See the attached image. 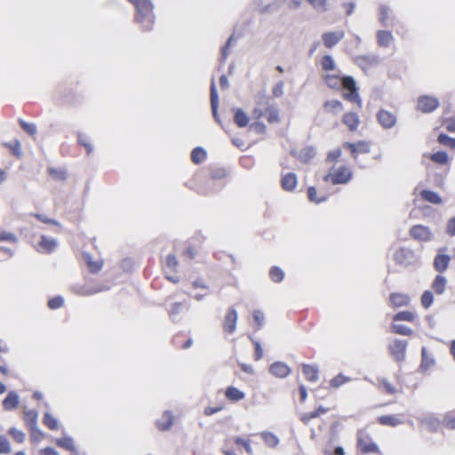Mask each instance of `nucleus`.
<instances>
[{
    "instance_id": "nucleus-1",
    "label": "nucleus",
    "mask_w": 455,
    "mask_h": 455,
    "mask_svg": "<svg viewBox=\"0 0 455 455\" xmlns=\"http://www.w3.org/2000/svg\"><path fill=\"white\" fill-rule=\"evenodd\" d=\"M355 449L358 453L382 455L379 444L373 440L371 435L366 428H360L356 431Z\"/></svg>"
},
{
    "instance_id": "nucleus-2",
    "label": "nucleus",
    "mask_w": 455,
    "mask_h": 455,
    "mask_svg": "<svg viewBox=\"0 0 455 455\" xmlns=\"http://www.w3.org/2000/svg\"><path fill=\"white\" fill-rule=\"evenodd\" d=\"M252 116L255 120L265 117L269 124L278 123L280 121L278 109L269 102L268 100L262 99L257 103L252 111Z\"/></svg>"
},
{
    "instance_id": "nucleus-3",
    "label": "nucleus",
    "mask_w": 455,
    "mask_h": 455,
    "mask_svg": "<svg viewBox=\"0 0 455 455\" xmlns=\"http://www.w3.org/2000/svg\"><path fill=\"white\" fill-rule=\"evenodd\" d=\"M353 177L351 169L347 165H339L331 168L328 174L323 178L325 182H331L332 185H341L348 183Z\"/></svg>"
},
{
    "instance_id": "nucleus-4",
    "label": "nucleus",
    "mask_w": 455,
    "mask_h": 455,
    "mask_svg": "<svg viewBox=\"0 0 455 455\" xmlns=\"http://www.w3.org/2000/svg\"><path fill=\"white\" fill-rule=\"evenodd\" d=\"M341 86L345 91H347L343 92V99L355 103L358 108H362L363 102L355 79L350 76H343V84Z\"/></svg>"
},
{
    "instance_id": "nucleus-5",
    "label": "nucleus",
    "mask_w": 455,
    "mask_h": 455,
    "mask_svg": "<svg viewBox=\"0 0 455 455\" xmlns=\"http://www.w3.org/2000/svg\"><path fill=\"white\" fill-rule=\"evenodd\" d=\"M137 14L135 20L140 24L141 28L145 31L150 30L153 28L155 22V16L153 13L152 3L146 4L141 7L136 9Z\"/></svg>"
},
{
    "instance_id": "nucleus-6",
    "label": "nucleus",
    "mask_w": 455,
    "mask_h": 455,
    "mask_svg": "<svg viewBox=\"0 0 455 455\" xmlns=\"http://www.w3.org/2000/svg\"><path fill=\"white\" fill-rule=\"evenodd\" d=\"M342 146L350 152L352 158L357 159L359 155L370 153L371 144L367 140H358L356 142H344Z\"/></svg>"
},
{
    "instance_id": "nucleus-7",
    "label": "nucleus",
    "mask_w": 455,
    "mask_h": 455,
    "mask_svg": "<svg viewBox=\"0 0 455 455\" xmlns=\"http://www.w3.org/2000/svg\"><path fill=\"white\" fill-rule=\"evenodd\" d=\"M439 107V100L437 98L423 95L418 98L417 110L422 113H430Z\"/></svg>"
},
{
    "instance_id": "nucleus-8",
    "label": "nucleus",
    "mask_w": 455,
    "mask_h": 455,
    "mask_svg": "<svg viewBox=\"0 0 455 455\" xmlns=\"http://www.w3.org/2000/svg\"><path fill=\"white\" fill-rule=\"evenodd\" d=\"M410 235L419 242H429L433 239V233L428 227L414 225L410 229Z\"/></svg>"
},
{
    "instance_id": "nucleus-9",
    "label": "nucleus",
    "mask_w": 455,
    "mask_h": 455,
    "mask_svg": "<svg viewBox=\"0 0 455 455\" xmlns=\"http://www.w3.org/2000/svg\"><path fill=\"white\" fill-rule=\"evenodd\" d=\"M407 346L406 340L395 339L388 346V350L395 361L402 362L405 358Z\"/></svg>"
},
{
    "instance_id": "nucleus-10",
    "label": "nucleus",
    "mask_w": 455,
    "mask_h": 455,
    "mask_svg": "<svg viewBox=\"0 0 455 455\" xmlns=\"http://www.w3.org/2000/svg\"><path fill=\"white\" fill-rule=\"evenodd\" d=\"M237 312L235 308L230 307L228 309L224 319L222 321V330L227 334H232L236 329L237 323Z\"/></svg>"
},
{
    "instance_id": "nucleus-11",
    "label": "nucleus",
    "mask_w": 455,
    "mask_h": 455,
    "mask_svg": "<svg viewBox=\"0 0 455 455\" xmlns=\"http://www.w3.org/2000/svg\"><path fill=\"white\" fill-rule=\"evenodd\" d=\"M341 122L351 132H356L361 124L359 115L353 111L345 112Z\"/></svg>"
},
{
    "instance_id": "nucleus-12",
    "label": "nucleus",
    "mask_w": 455,
    "mask_h": 455,
    "mask_svg": "<svg viewBox=\"0 0 455 455\" xmlns=\"http://www.w3.org/2000/svg\"><path fill=\"white\" fill-rule=\"evenodd\" d=\"M344 109L343 103L339 100H326L323 104V111L327 116H338Z\"/></svg>"
},
{
    "instance_id": "nucleus-13",
    "label": "nucleus",
    "mask_w": 455,
    "mask_h": 455,
    "mask_svg": "<svg viewBox=\"0 0 455 455\" xmlns=\"http://www.w3.org/2000/svg\"><path fill=\"white\" fill-rule=\"evenodd\" d=\"M377 120L384 129H390L395 126L396 123V116L394 113L388 110L380 109L377 114Z\"/></svg>"
},
{
    "instance_id": "nucleus-14",
    "label": "nucleus",
    "mask_w": 455,
    "mask_h": 455,
    "mask_svg": "<svg viewBox=\"0 0 455 455\" xmlns=\"http://www.w3.org/2000/svg\"><path fill=\"white\" fill-rule=\"evenodd\" d=\"M377 422L381 426L395 427L403 424V414L381 415L377 418Z\"/></svg>"
},
{
    "instance_id": "nucleus-15",
    "label": "nucleus",
    "mask_w": 455,
    "mask_h": 455,
    "mask_svg": "<svg viewBox=\"0 0 455 455\" xmlns=\"http://www.w3.org/2000/svg\"><path fill=\"white\" fill-rule=\"evenodd\" d=\"M191 286L195 290L200 289L201 292L194 293V292L190 291L189 290H187V291H185V293L197 300L202 299L204 297H205L206 295L209 294V287L204 280H201V279L196 280L195 282H193L191 283Z\"/></svg>"
},
{
    "instance_id": "nucleus-16",
    "label": "nucleus",
    "mask_w": 455,
    "mask_h": 455,
    "mask_svg": "<svg viewBox=\"0 0 455 455\" xmlns=\"http://www.w3.org/2000/svg\"><path fill=\"white\" fill-rule=\"evenodd\" d=\"M57 246V242L53 238L46 235H41L40 241L36 245V250L40 253H51Z\"/></svg>"
},
{
    "instance_id": "nucleus-17",
    "label": "nucleus",
    "mask_w": 455,
    "mask_h": 455,
    "mask_svg": "<svg viewBox=\"0 0 455 455\" xmlns=\"http://www.w3.org/2000/svg\"><path fill=\"white\" fill-rule=\"evenodd\" d=\"M345 33L343 30L331 31L323 33L322 36V39L325 47L332 48L334 45H336L339 41L343 39Z\"/></svg>"
},
{
    "instance_id": "nucleus-18",
    "label": "nucleus",
    "mask_w": 455,
    "mask_h": 455,
    "mask_svg": "<svg viewBox=\"0 0 455 455\" xmlns=\"http://www.w3.org/2000/svg\"><path fill=\"white\" fill-rule=\"evenodd\" d=\"M178 267V260L175 255H168L165 259V274L166 278L173 283H177L180 282V278L178 276L169 275L168 272L175 271Z\"/></svg>"
},
{
    "instance_id": "nucleus-19",
    "label": "nucleus",
    "mask_w": 455,
    "mask_h": 455,
    "mask_svg": "<svg viewBox=\"0 0 455 455\" xmlns=\"http://www.w3.org/2000/svg\"><path fill=\"white\" fill-rule=\"evenodd\" d=\"M272 375L277 378H285L291 373V368L284 363L275 362L269 367Z\"/></svg>"
},
{
    "instance_id": "nucleus-20",
    "label": "nucleus",
    "mask_w": 455,
    "mask_h": 455,
    "mask_svg": "<svg viewBox=\"0 0 455 455\" xmlns=\"http://www.w3.org/2000/svg\"><path fill=\"white\" fill-rule=\"evenodd\" d=\"M174 422V416L169 411H164L161 418L156 421V427L159 431L169 430Z\"/></svg>"
},
{
    "instance_id": "nucleus-21",
    "label": "nucleus",
    "mask_w": 455,
    "mask_h": 455,
    "mask_svg": "<svg viewBox=\"0 0 455 455\" xmlns=\"http://www.w3.org/2000/svg\"><path fill=\"white\" fill-rule=\"evenodd\" d=\"M451 257L446 254L438 253L433 262V267L436 272L443 273L449 267Z\"/></svg>"
},
{
    "instance_id": "nucleus-22",
    "label": "nucleus",
    "mask_w": 455,
    "mask_h": 455,
    "mask_svg": "<svg viewBox=\"0 0 455 455\" xmlns=\"http://www.w3.org/2000/svg\"><path fill=\"white\" fill-rule=\"evenodd\" d=\"M298 185L297 176L292 172H288L282 177L281 187L283 190L293 191Z\"/></svg>"
},
{
    "instance_id": "nucleus-23",
    "label": "nucleus",
    "mask_w": 455,
    "mask_h": 455,
    "mask_svg": "<svg viewBox=\"0 0 455 455\" xmlns=\"http://www.w3.org/2000/svg\"><path fill=\"white\" fill-rule=\"evenodd\" d=\"M329 409L323 406H318L315 411L302 413L299 417L300 420L305 424L308 425L314 419L319 418L320 416L327 413Z\"/></svg>"
},
{
    "instance_id": "nucleus-24",
    "label": "nucleus",
    "mask_w": 455,
    "mask_h": 455,
    "mask_svg": "<svg viewBox=\"0 0 455 455\" xmlns=\"http://www.w3.org/2000/svg\"><path fill=\"white\" fill-rule=\"evenodd\" d=\"M322 78L331 89L338 90L343 84V77L337 74H324Z\"/></svg>"
},
{
    "instance_id": "nucleus-25",
    "label": "nucleus",
    "mask_w": 455,
    "mask_h": 455,
    "mask_svg": "<svg viewBox=\"0 0 455 455\" xmlns=\"http://www.w3.org/2000/svg\"><path fill=\"white\" fill-rule=\"evenodd\" d=\"M302 372L305 379L309 382H316L319 379V370L315 365L303 363Z\"/></svg>"
},
{
    "instance_id": "nucleus-26",
    "label": "nucleus",
    "mask_w": 455,
    "mask_h": 455,
    "mask_svg": "<svg viewBox=\"0 0 455 455\" xmlns=\"http://www.w3.org/2000/svg\"><path fill=\"white\" fill-rule=\"evenodd\" d=\"M192 339L183 332L177 333L172 339L173 345L180 349L188 348L192 345Z\"/></svg>"
},
{
    "instance_id": "nucleus-27",
    "label": "nucleus",
    "mask_w": 455,
    "mask_h": 455,
    "mask_svg": "<svg viewBox=\"0 0 455 455\" xmlns=\"http://www.w3.org/2000/svg\"><path fill=\"white\" fill-rule=\"evenodd\" d=\"M390 303L395 307H400L407 306L410 302V297L404 293H391L389 296Z\"/></svg>"
},
{
    "instance_id": "nucleus-28",
    "label": "nucleus",
    "mask_w": 455,
    "mask_h": 455,
    "mask_svg": "<svg viewBox=\"0 0 455 455\" xmlns=\"http://www.w3.org/2000/svg\"><path fill=\"white\" fill-rule=\"evenodd\" d=\"M225 397L230 402H238L245 397V394L237 387L229 386L225 391Z\"/></svg>"
},
{
    "instance_id": "nucleus-29",
    "label": "nucleus",
    "mask_w": 455,
    "mask_h": 455,
    "mask_svg": "<svg viewBox=\"0 0 455 455\" xmlns=\"http://www.w3.org/2000/svg\"><path fill=\"white\" fill-rule=\"evenodd\" d=\"M84 259L89 271L92 274L98 273L102 268L103 261L101 259L93 260L89 253L84 254Z\"/></svg>"
},
{
    "instance_id": "nucleus-30",
    "label": "nucleus",
    "mask_w": 455,
    "mask_h": 455,
    "mask_svg": "<svg viewBox=\"0 0 455 455\" xmlns=\"http://www.w3.org/2000/svg\"><path fill=\"white\" fill-rule=\"evenodd\" d=\"M19 396L15 392H10L3 401V407L6 411L16 409L19 405Z\"/></svg>"
},
{
    "instance_id": "nucleus-31",
    "label": "nucleus",
    "mask_w": 455,
    "mask_h": 455,
    "mask_svg": "<svg viewBox=\"0 0 455 455\" xmlns=\"http://www.w3.org/2000/svg\"><path fill=\"white\" fill-rule=\"evenodd\" d=\"M446 284V278L443 275H437L431 284V288L436 294L440 295L444 292Z\"/></svg>"
},
{
    "instance_id": "nucleus-32",
    "label": "nucleus",
    "mask_w": 455,
    "mask_h": 455,
    "mask_svg": "<svg viewBox=\"0 0 455 455\" xmlns=\"http://www.w3.org/2000/svg\"><path fill=\"white\" fill-rule=\"evenodd\" d=\"M427 157L435 164L440 165H445L449 163V156L444 151H437L433 154H429Z\"/></svg>"
},
{
    "instance_id": "nucleus-33",
    "label": "nucleus",
    "mask_w": 455,
    "mask_h": 455,
    "mask_svg": "<svg viewBox=\"0 0 455 455\" xmlns=\"http://www.w3.org/2000/svg\"><path fill=\"white\" fill-rule=\"evenodd\" d=\"M420 196L423 200L434 204H440L443 202L440 196L437 193L431 190H422L420 192Z\"/></svg>"
},
{
    "instance_id": "nucleus-34",
    "label": "nucleus",
    "mask_w": 455,
    "mask_h": 455,
    "mask_svg": "<svg viewBox=\"0 0 455 455\" xmlns=\"http://www.w3.org/2000/svg\"><path fill=\"white\" fill-rule=\"evenodd\" d=\"M377 40L379 46L387 47L391 44L393 36L389 31L379 30L377 34Z\"/></svg>"
},
{
    "instance_id": "nucleus-35",
    "label": "nucleus",
    "mask_w": 455,
    "mask_h": 455,
    "mask_svg": "<svg viewBox=\"0 0 455 455\" xmlns=\"http://www.w3.org/2000/svg\"><path fill=\"white\" fill-rule=\"evenodd\" d=\"M207 154L203 148H196L191 152V161L195 164H199L206 159Z\"/></svg>"
},
{
    "instance_id": "nucleus-36",
    "label": "nucleus",
    "mask_w": 455,
    "mask_h": 455,
    "mask_svg": "<svg viewBox=\"0 0 455 455\" xmlns=\"http://www.w3.org/2000/svg\"><path fill=\"white\" fill-rule=\"evenodd\" d=\"M23 420L27 427L32 428L37 424V412L36 411H27L23 413Z\"/></svg>"
},
{
    "instance_id": "nucleus-37",
    "label": "nucleus",
    "mask_w": 455,
    "mask_h": 455,
    "mask_svg": "<svg viewBox=\"0 0 455 455\" xmlns=\"http://www.w3.org/2000/svg\"><path fill=\"white\" fill-rule=\"evenodd\" d=\"M234 121L238 127L243 128L248 125L249 117L246 115V113L243 112L242 109H236L234 116Z\"/></svg>"
},
{
    "instance_id": "nucleus-38",
    "label": "nucleus",
    "mask_w": 455,
    "mask_h": 455,
    "mask_svg": "<svg viewBox=\"0 0 455 455\" xmlns=\"http://www.w3.org/2000/svg\"><path fill=\"white\" fill-rule=\"evenodd\" d=\"M259 435L268 447L274 448L279 443L278 437L271 432L265 431L261 432Z\"/></svg>"
},
{
    "instance_id": "nucleus-39",
    "label": "nucleus",
    "mask_w": 455,
    "mask_h": 455,
    "mask_svg": "<svg viewBox=\"0 0 455 455\" xmlns=\"http://www.w3.org/2000/svg\"><path fill=\"white\" fill-rule=\"evenodd\" d=\"M320 64L322 69L325 72L332 71L336 68V64L331 55H324L321 58Z\"/></svg>"
},
{
    "instance_id": "nucleus-40",
    "label": "nucleus",
    "mask_w": 455,
    "mask_h": 455,
    "mask_svg": "<svg viewBox=\"0 0 455 455\" xmlns=\"http://www.w3.org/2000/svg\"><path fill=\"white\" fill-rule=\"evenodd\" d=\"M47 172L48 174L55 180L64 181L67 179V172L63 169L50 167Z\"/></svg>"
},
{
    "instance_id": "nucleus-41",
    "label": "nucleus",
    "mask_w": 455,
    "mask_h": 455,
    "mask_svg": "<svg viewBox=\"0 0 455 455\" xmlns=\"http://www.w3.org/2000/svg\"><path fill=\"white\" fill-rule=\"evenodd\" d=\"M416 315L411 311H401L395 314L393 316L394 321H406V322H414Z\"/></svg>"
},
{
    "instance_id": "nucleus-42",
    "label": "nucleus",
    "mask_w": 455,
    "mask_h": 455,
    "mask_svg": "<svg viewBox=\"0 0 455 455\" xmlns=\"http://www.w3.org/2000/svg\"><path fill=\"white\" fill-rule=\"evenodd\" d=\"M269 277L274 283H281L284 278V272L279 267H272L269 270Z\"/></svg>"
},
{
    "instance_id": "nucleus-43",
    "label": "nucleus",
    "mask_w": 455,
    "mask_h": 455,
    "mask_svg": "<svg viewBox=\"0 0 455 455\" xmlns=\"http://www.w3.org/2000/svg\"><path fill=\"white\" fill-rule=\"evenodd\" d=\"M211 106L212 108L213 116H216L219 106V97L214 82H212L211 85Z\"/></svg>"
},
{
    "instance_id": "nucleus-44",
    "label": "nucleus",
    "mask_w": 455,
    "mask_h": 455,
    "mask_svg": "<svg viewBox=\"0 0 455 455\" xmlns=\"http://www.w3.org/2000/svg\"><path fill=\"white\" fill-rule=\"evenodd\" d=\"M443 426L448 429H455V411H449L443 415Z\"/></svg>"
},
{
    "instance_id": "nucleus-45",
    "label": "nucleus",
    "mask_w": 455,
    "mask_h": 455,
    "mask_svg": "<svg viewBox=\"0 0 455 455\" xmlns=\"http://www.w3.org/2000/svg\"><path fill=\"white\" fill-rule=\"evenodd\" d=\"M43 423L51 430L59 428L58 420L49 412L44 415Z\"/></svg>"
},
{
    "instance_id": "nucleus-46",
    "label": "nucleus",
    "mask_w": 455,
    "mask_h": 455,
    "mask_svg": "<svg viewBox=\"0 0 455 455\" xmlns=\"http://www.w3.org/2000/svg\"><path fill=\"white\" fill-rule=\"evenodd\" d=\"M392 332L399 335L411 336L413 334V331L405 325L403 324H392L391 325Z\"/></svg>"
},
{
    "instance_id": "nucleus-47",
    "label": "nucleus",
    "mask_w": 455,
    "mask_h": 455,
    "mask_svg": "<svg viewBox=\"0 0 455 455\" xmlns=\"http://www.w3.org/2000/svg\"><path fill=\"white\" fill-rule=\"evenodd\" d=\"M4 147L10 149L12 154L20 158L22 156L20 142L15 140L13 142L4 143Z\"/></svg>"
},
{
    "instance_id": "nucleus-48",
    "label": "nucleus",
    "mask_w": 455,
    "mask_h": 455,
    "mask_svg": "<svg viewBox=\"0 0 455 455\" xmlns=\"http://www.w3.org/2000/svg\"><path fill=\"white\" fill-rule=\"evenodd\" d=\"M19 124L21 129L30 136H34L36 133V126L35 124L27 123L23 119H19Z\"/></svg>"
},
{
    "instance_id": "nucleus-49",
    "label": "nucleus",
    "mask_w": 455,
    "mask_h": 455,
    "mask_svg": "<svg viewBox=\"0 0 455 455\" xmlns=\"http://www.w3.org/2000/svg\"><path fill=\"white\" fill-rule=\"evenodd\" d=\"M30 432V440L32 443H39L44 439V434L42 430H40L37 426L29 428Z\"/></svg>"
},
{
    "instance_id": "nucleus-50",
    "label": "nucleus",
    "mask_w": 455,
    "mask_h": 455,
    "mask_svg": "<svg viewBox=\"0 0 455 455\" xmlns=\"http://www.w3.org/2000/svg\"><path fill=\"white\" fill-rule=\"evenodd\" d=\"M437 141L445 147L454 149L455 148V139L450 138L448 135L444 133L439 134L437 137Z\"/></svg>"
},
{
    "instance_id": "nucleus-51",
    "label": "nucleus",
    "mask_w": 455,
    "mask_h": 455,
    "mask_svg": "<svg viewBox=\"0 0 455 455\" xmlns=\"http://www.w3.org/2000/svg\"><path fill=\"white\" fill-rule=\"evenodd\" d=\"M56 444L59 447L64 448L67 451H75L74 442L69 437L58 439L56 441Z\"/></svg>"
},
{
    "instance_id": "nucleus-52",
    "label": "nucleus",
    "mask_w": 455,
    "mask_h": 455,
    "mask_svg": "<svg viewBox=\"0 0 455 455\" xmlns=\"http://www.w3.org/2000/svg\"><path fill=\"white\" fill-rule=\"evenodd\" d=\"M425 424L430 431H437L440 426L443 425L442 421L435 417H429L426 419Z\"/></svg>"
},
{
    "instance_id": "nucleus-53",
    "label": "nucleus",
    "mask_w": 455,
    "mask_h": 455,
    "mask_svg": "<svg viewBox=\"0 0 455 455\" xmlns=\"http://www.w3.org/2000/svg\"><path fill=\"white\" fill-rule=\"evenodd\" d=\"M347 381H349V378H347L342 374H338L337 376H335L334 378H332L330 380V386H331V387L338 388L340 386L347 383Z\"/></svg>"
},
{
    "instance_id": "nucleus-54",
    "label": "nucleus",
    "mask_w": 455,
    "mask_h": 455,
    "mask_svg": "<svg viewBox=\"0 0 455 455\" xmlns=\"http://www.w3.org/2000/svg\"><path fill=\"white\" fill-rule=\"evenodd\" d=\"M307 196L310 202L319 204L323 202L326 197L325 196H317V190L315 187H309L307 188Z\"/></svg>"
},
{
    "instance_id": "nucleus-55",
    "label": "nucleus",
    "mask_w": 455,
    "mask_h": 455,
    "mask_svg": "<svg viewBox=\"0 0 455 455\" xmlns=\"http://www.w3.org/2000/svg\"><path fill=\"white\" fill-rule=\"evenodd\" d=\"M421 305L424 308H428L434 301L433 293L429 291H425L421 296Z\"/></svg>"
},
{
    "instance_id": "nucleus-56",
    "label": "nucleus",
    "mask_w": 455,
    "mask_h": 455,
    "mask_svg": "<svg viewBox=\"0 0 455 455\" xmlns=\"http://www.w3.org/2000/svg\"><path fill=\"white\" fill-rule=\"evenodd\" d=\"M8 434L12 437V439L19 443H22L25 440V434L15 427H12L9 429Z\"/></svg>"
},
{
    "instance_id": "nucleus-57",
    "label": "nucleus",
    "mask_w": 455,
    "mask_h": 455,
    "mask_svg": "<svg viewBox=\"0 0 455 455\" xmlns=\"http://www.w3.org/2000/svg\"><path fill=\"white\" fill-rule=\"evenodd\" d=\"M307 2L316 11L325 12L327 11V1L326 0H307Z\"/></svg>"
},
{
    "instance_id": "nucleus-58",
    "label": "nucleus",
    "mask_w": 455,
    "mask_h": 455,
    "mask_svg": "<svg viewBox=\"0 0 455 455\" xmlns=\"http://www.w3.org/2000/svg\"><path fill=\"white\" fill-rule=\"evenodd\" d=\"M78 142L86 149L87 154H91L92 152V144L87 136L79 134Z\"/></svg>"
},
{
    "instance_id": "nucleus-59",
    "label": "nucleus",
    "mask_w": 455,
    "mask_h": 455,
    "mask_svg": "<svg viewBox=\"0 0 455 455\" xmlns=\"http://www.w3.org/2000/svg\"><path fill=\"white\" fill-rule=\"evenodd\" d=\"M389 19V9L387 6H381L379 10V22L386 26Z\"/></svg>"
},
{
    "instance_id": "nucleus-60",
    "label": "nucleus",
    "mask_w": 455,
    "mask_h": 455,
    "mask_svg": "<svg viewBox=\"0 0 455 455\" xmlns=\"http://www.w3.org/2000/svg\"><path fill=\"white\" fill-rule=\"evenodd\" d=\"M379 386L386 394L394 395L397 392L395 387L386 379L381 380Z\"/></svg>"
},
{
    "instance_id": "nucleus-61",
    "label": "nucleus",
    "mask_w": 455,
    "mask_h": 455,
    "mask_svg": "<svg viewBox=\"0 0 455 455\" xmlns=\"http://www.w3.org/2000/svg\"><path fill=\"white\" fill-rule=\"evenodd\" d=\"M64 304V299L62 297L60 296H56L54 298H52L48 300V307L51 308V309H57V308H60L63 306Z\"/></svg>"
},
{
    "instance_id": "nucleus-62",
    "label": "nucleus",
    "mask_w": 455,
    "mask_h": 455,
    "mask_svg": "<svg viewBox=\"0 0 455 455\" xmlns=\"http://www.w3.org/2000/svg\"><path fill=\"white\" fill-rule=\"evenodd\" d=\"M1 242L17 243V237L12 232L2 231L0 232V243Z\"/></svg>"
},
{
    "instance_id": "nucleus-63",
    "label": "nucleus",
    "mask_w": 455,
    "mask_h": 455,
    "mask_svg": "<svg viewBox=\"0 0 455 455\" xmlns=\"http://www.w3.org/2000/svg\"><path fill=\"white\" fill-rule=\"evenodd\" d=\"M445 128L450 132H455V117L445 118L443 122Z\"/></svg>"
},
{
    "instance_id": "nucleus-64",
    "label": "nucleus",
    "mask_w": 455,
    "mask_h": 455,
    "mask_svg": "<svg viewBox=\"0 0 455 455\" xmlns=\"http://www.w3.org/2000/svg\"><path fill=\"white\" fill-rule=\"evenodd\" d=\"M446 233L450 236L455 235V217L451 218L446 225Z\"/></svg>"
}]
</instances>
